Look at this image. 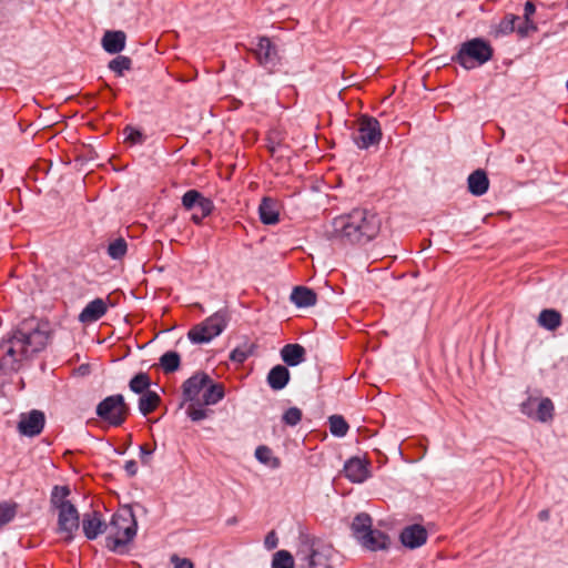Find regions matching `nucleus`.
Listing matches in <instances>:
<instances>
[{
	"mask_svg": "<svg viewBox=\"0 0 568 568\" xmlns=\"http://www.w3.org/2000/svg\"><path fill=\"white\" fill-rule=\"evenodd\" d=\"M49 341L50 331L47 323L36 320L23 322L9 339L0 342L4 365L10 372H18L22 363L42 352Z\"/></svg>",
	"mask_w": 568,
	"mask_h": 568,
	"instance_id": "f257e3e1",
	"label": "nucleus"
},
{
	"mask_svg": "<svg viewBox=\"0 0 568 568\" xmlns=\"http://www.w3.org/2000/svg\"><path fill=\"white\" fill-rule=\"evenodd\" d=\"M333 235L348 243H367L381 230V219L377 214L363 209H355L348 214L333 220Z\"/></svg>",
	"mask_w": 568,
	"mask_h": 568,
	"instance_id": "f03ea898",
	"label": "nucleus"
},
{
	"mask_svg": "<svg viewBox=\"0 0 568 568\" xmlns=\"http://www.w3.org/2000/svg\"><path fill=\"white\" fill-rule=\"evenodd\" d=\"M373 519L366 513L355 516L352 523L353 536L366 549L371 551L385 550L390 541L389 537L382 530L372 527Z\"/></svg>",
	"mask_w": 568,
	"mask_h": 568,
	"instance_id": "7ed1b4c3",
	"label": "nucleus"
},
{
	"mask_svg": "<svg viewBox=\"0 0 568 568\" xmlns=\"http://www.w3.org/2000/svg\"><path fill=\"white\" fill-rule=\"evenodd\" d=\"M106 546L115 551L120 546L130 542L136 535V520L131 508L123 509L112 516L108 525Z\"/></svg>",
	"mask_w": 568,
	"mask_h": 568,
	"instance_id": "20e7f679",
	"label": "nucleus"
},
{
	"mask_svg": "<svg viewBox=\"0 0 568 568\" xmlns=\"http://www.w3.org/2000/svg\"><path fill=\"white\" fill-rule=\"evenodd\" d=\"M494 50L491 45L481 38H475L464 42L453 61L459 63L463 68L470 70L483 65L493 58Z\"/></svg>",
	"mask_w": 568,
	"mask_h": 568,
	"instance_id": "39448f33",
	"label": "nucleus"
},
{
	"mask_svg": "<svg viewBox=\"0 0 568 568\" xmlns=\"http://www.w3.org/2000/svg\"><path fill=\"white\" fill-rule=\"evenodd\" d=\"M301 551L305 554L310 568H333L335 549L325 540L306 535L302 539Z\"/></svg>",
	"mask_w": 568,
	"mask_h": 568,
	"instance_id": "423d86ee",
	"label": "nucleus"
},
{
	"mask_svg": "<svg viewBox=\"0 0 568 568\" xmlns=\"http://www.w3.org/2000/svg\"><path fill=\"white\" fill-rule=\"evenodd\" d=\"M227 322L226 311H217L202 323L194 325L189 331L187 337L194 344L209 343L224 331Z\"/></svg>",
	"mask_w": 568,
	"mask_h": 568,
	"instance_id": "0eeeda50",
	"label": "nucleus"
},
{
	"mask_svg": "<svg viewBox=\"0 0 568 568\" xmlns=\"http://www.w3.org/2000/svg\"><path fill=\"white\" fill-rule=\"evenodd\" d=\"M130 413V407L121 394L104 398L97 406V415L111 426H121Z\"/></svg>",
	"mask_w": 568,
	"mask_h": 568,
	"instance_id": "6e6552de",
	"label": "nucleus"
},
{
	"mask_svg": "<svg viewBox=\"0 0 568 568\" xmlns=\"http://www.w3.org/2000/svg\"><path fill=\"white\" fill-rule=\"evenodd\" d=\"M352 139L359 149L377 145L382 139L379 122L373 116L362 115L356 122Z\"/></svg>",
	"mask_w": 568,
	"mask_h": 568,
	"instance_id": "1a4fd4ad",
	"label": "nucleus"
},
{
	"mask_svg": "<svg viewBox=\"0 0 568 568\" xmlns=\"http://www.w3.org/2000/svg\"><path fill=\"white\" fill-rule=\"evenodd\" d=\"M182 205L185 210L192 211L191 221L195 224H201L214 209L212 200L205 197L197 190L186 191L182 196Z\"/></svg>",
	"mask_w": 568,
	"mask_h": 568,
	"instance_id": "9d476101",
	"label": "nucleus"
},
{
	"mask_svg": "<svg viewBox=\"0 0 568 568\" xmlns=\"http://www.w3.org/2000/svg\"><path fill=\"white\" fill-rule=\"evenodd\" d=\"M252 52L258 64L268 72H273L280 63L277 48L268 37H260L256 47L252 49Z\"/></svg>",
	"mask_w": 568,
	"mask_h": 568,
	"instance_id": "9b49d317",
	"label": "nucleus"
},
{
	"mask_svg": "<svg viewBox=\"0 0 568 568\" xmlns=\"http://www.w3.org/2000/svg\"><path fill=\"white\" fill-rule=\"evenodd\" d=\"M554 404L548 397L540 400L535 397H529L521 404V412L525 415L532 417L541 423L551 420L554 417Z\"/></svg>",
	"mask_w": 568,
	"mask_h": 568,
	"instance_id": "f8f14e48",
	"label": "nucleus"
},
{
	"mask_svg": "<svg viewBox=\"0 0 568 568\" xmlns=\"http://www.w3.org/2000/svg\"><path fill=\"white\" fill-rule=\"evenodd\" d=\"M79 527L80 515L73 504L58 510V531L64 534L67 540L73 539Z\"/></svg>",
	"mask_w": 568,
	"mask_h": 568,
	"instance_id": "ddd939ff",
	"label": "nucleus"
},
{
	"mask_svg": "<svg viewBox=\"0 0 568 568\" xmlns=\"http://www.w3.org/2000/svg\"><path fill=\"white\" fill-rule=\"evenodd\" d=\"M45 416L41 410L32 409L22 413L18 423V430L23 436L33 437L39 435L44 427Z\"/></svg>",
	"mask_w": 568,
	"mask_h": 568,
	"instance_id": "4468645a",
	"label": "nucleus"
},
{
	"mask_svg": "<svg viewBox=\"0 0 568 568\" xmlns=\"http://www.w3.org/2000/svg\"><path fill=\"white\" fill-rule=\"evenodd\" d=\"M211 383V377L205 373H196L187 378L183 385L184 400L194 402L197 399L200 393Z\"/></svg>",
	"mask_w": 568,
	"mask_h": 568,
	"instance_id": "2eb2a0df",
	"label": "nucleus"
},
{
	"mask_svg": "<svg viewBox=\"0 0 568 568\" xmlns=\"http://www.w3.org/2000/svg\"><path fill=\"white\" fill-rule=\"evenodd\" d=\"M82 530L89 540H93L108 530V525L102 520L100 513L92 511L83 515Z\"/></svg>",
	"mask_w": 568,
	"mask_h": 568,
	"instance_id": "dca6fc26",
	"label": "nucleus"
},
{
	"mask_svg": "<svg viewBox=\"0 0 568 568\" xmlns=\"http://www.w3.org/2000/svg\"><path fill=\"white\" fill-rule=\"evenodd\" d=\"M344 474L353 483H363L369 476L368 464L358 457H353L346 462Z\"/></svg>",
	"mask_w": 568,
	"mask_h": 568,
	"instance_id": "f3484780",
	"label": "nucleus"
},
{
	"mask_svg": "<svg viewBox=\"0 0 568 568\" xmlns=\"http://www.w3.org/2000/svg\"><path fill=\"white\" fill-rule=\"evenodd\" d=\"M400 540L404 546L414 549L426 542L427 531L420 525H412L403 529Z\"/></svg>",
	"mask_w": 568,
	"mask_h": 568,
	"instance_id": "a211bd4d",
	"label": "nucleus"
},
{
	"mask_svg": "<svg viewBox=\"0 0 568 568\" xmlns=\"http://www.w3.org/2000/svg\"><path fill=\"white\" fill-rule=\"evenodd\" d=\"M106 304L101 298H95L88 303L79 315L82 323H91L100 320L106 313Z\"/></svg>",
	"mask_w": 568,
	"mask_h": 568,
	"instance_id": "6ab92c4d",
	"label": "nucleus"
},
{
	"mask_svg": "<svg viewBox=\"0 0 568 568\" xmlns=\"http://www.w3.org/2000/svg\"><path fill=\"white\" fill-rule=\"evenodd\" d=\"M125 39L123 31H106L102 38V47L106 52L115 54L124 49Z\"/></svg>",
	"mask_w": 568,
	"mask_h": 568,
	"instance_id": "aec40b11",
	"label": "nucleus"
},
{
	"mask_svg": "<svg viewBox=\"0 0 568 568\" xmlns=\"http://www.w3.org/2000/svg\"><path fill=\"white\" fill-rule=\"evenodd\" d=\"M258 213L264 224L273 225L278 222V206L276 201L271 197H263L258 206Z\"/></svg>",
	"mask_w": 568,
	"mask_h": 568,
	"instance_id": "412c9836",
	"label": "nucleus"
},
{
	"mask_svg": "<svg viewBox=\"0 0 568 568\" xmlns=\"http://www.w3.org/2000/svg\"><path fill=\"white\" fill-rule=\"evenodd\" d=\"M306 351L300 344H286L281 349V356L288 366H296L305 361Z\"/></svg>",
	"mask_w": 568,
	"mask_h": 568,
	"instance_id": "4be33fe9",
	"label": "nucleus"
},
{
	"mask_svg": "<svg viewBox=\"0 0 568 568\" xmlns=\"http://www.w3.org/2000/svg\"><path fill=\"white\" fill-rule=\"evenodd\" d=\"M489 180L484 170H476L468 176V190L473 195L480 196L487 192Z\"/></svg>",
	"mask_w": 568,
	"mask_h": 568,
	"instance_id": "5701e85b",
	"label": "nucleus"
},
{
	"mask_svg": "<svg viewBox=\"0 0 568 568\" xmlns=\"http://www.w3.org/2000/svg\"><path fill=\"white\" fill-rule=\"evenodd\" d=\"M537 323L540 327L554 332L561 325L562 316L557 310L545 308L539 313Z\"/></svg>",
	"mask_w": 568,
	"mask_h": 568,
	"instance_id": "b1692460",
	"label": "nucleus"
},
{
	"mask_svg": "<svg viewBox=\"0 0 568 568\" xmlns=\"http://www.w3.org/2000/svg\"><path fill=\"white\" fill-rule=\"evenodd\" d=\"M290 381V371L283 365L274 366L267 375V383L274 390L283 389Z\"/></svg>",
	"mask_w": 568,
	"mask_h": 568,
	"instance_id": "393cba45",
	"label": "nucleus"
},
{
	"mask_svg": "<svg viewBox=\"0 0 568 568\" xmlns=\"http://www.w3.org/2000/svg\"><path fill=\"white\" fill-rule=\"evenodd\" d=\"M316 300V293L305 286H296L291 294V301L298 307L313 306Z\"/></svg>",
	"mask_w": 568,
	"mask_h": 568,
	"instance_id": "a878e982",
	"label": "nucleus"
},
{
	"mask_svg": "<svg viewBox=\"0 0 568 568\" xmlns=\"http://www.w3.org/2000/svg\"><path fill=\"white\" fill-rule=\"evenodd\" d=\"M71 490L68 486H54L51 491L50 503L57 510L62 509L64 506H70L72 503L69 500Z\"/></svg>",
	"mask_w": 568,
	"mask_h": 568,
	"instance_id": "bb28decb",
	"label": "nucleus"
},
{
	"mask_svg": "<svg viewBox=\"0 0 568 568\" xmlns=\"http://www.w3.org/2000/svg\"><path fill=\"white\" fill-rule=\"evenodd\" d=\"M160 396L153 390H146L139 399V409L142 415L148 416L156 409L160 404Z\"/></svg>",
	"mask_w": 568,
	"mask_h": 568,
	"instance_id": "cd10ccee",
	"label": "nucleus"
},
{
	"mask_svg": "<svg viewBox=\"0 0 568 568\" xmlns=\"http://www.w3.org/2000/svg\"><path fill=\"white\" fill-rule=\"evenodd\" d=\"M224 397V387L220 383H210L203 393V404L204 405H214L220 402Z\"/></svg>",
	"mask_w": 568,
	"mask_h": 568,
	"instance_id": "c85d7f7f",
	"label": "nucleus"
},
{
	"mask_svg": "<svg viewBox=\"0 0 568 568\" xmlns=\"http://www.w3.org/2000/svg\"><path fill=\"white\" fill-rule=\"evenodd\" d=\"M181 364V357L179 353L169 351L160 357V365L165 374L174 373L179 369Z\"/></svg>",
	"mask_w": 568,
	"mask_h": 568,
	"instance_id": "c756f323",
	"label": "nucleus"
},
{
	"mask_svg": "<svg viewBox=\"0 0 568 568\" xmlns=\"http://www.w3.org/2000/svg\"><path fill=\"white\" fill-rule=\"evenodd\" d=\"M519 17L515 14H506L495 28L496 36H506L516 30V22Z\"/></svg>",
	"mask_w": 568,
	"mask_h": 568,
	"instance_id": "7c9ffc66",
	"label": "nucleus"
},
{
	"mask_svg": "<svg viewBox=\"0 0 568 568\" xmlns=\"http://www.w3.org/2000/svg\"><path fill=\"white\" fill-rule=\"evenodd\" d=\"M255 457L258 462L272 468H277L281 465L280 459L273 456L272 450L267 446H258L255 449Z\"/></svg>",
	"mask_w": 568,
	"mask_h": 568,
	"instance_id": "2f4dec72",
	"label": "nucleus"
},
{
	"mask_svg": "<svg viewBox=\"0 0 568 568\" xmlns=\"http://www.w3.org/2000/svg\"><path fill=\"white\" fill-rule=\"evenodd\" d=\"M151 385L150 376L146 373L136 374L129 383V387L136 394H144Z\"/></svg>",
	"mask_w": 568,
	"mask_h": 568,
	"instance_id": "473e14b6",
	"label": "nucleus"
},
{
	"mask_svg": "<svg viewBox=\"0 0 568 568\" xmlns=\"http://www.w3.org/2000/svg\"><path fill=\"white\" fill-rule=\"evenodd\" d=\"M328 422L329 430L334 436L343 437L347 434L349 426L343 416L333 415L329 417Z\"/></svg>",
	"mask_w": 568,
	"mask_h": 568,
	"instance_id": "72a5a7b5",
	"label": "nucleus"
},
{
	"mask_svg": "<svg viewBox=\"0 0 568 568\" xmlns=\"http://www.w3.org/2000/svg\"><path fill=\"white\" fill-rule=\"evenodd\" d=\"M128 251L126 241L123 237H118L112 241L108 246V254L113 260H121Z\"/></svg>",
	"mask_w": 568,
	"mask_h": 568,
	"instance_id": "f704fd0d",
	"label": "nucleus"
},
{
	"mask_svg": "<svg viewBox=\"0 0 568 568\" xmlns=\"http://www.w3.org/2000/svg\"><path fill=\"white\" fill-rule=\"evenodd\" d=\"M272 568H294V558L287 550H278L274 554Z\"/></svg>",
	"mask_w": 568,
	"mask_h": 568,
	"instance_id": "c9c22d12",
	"label": "nucleus"
},
{
	"mask_svg": "<svg viewBox=\"0 0 568 568\" xmlns=\"http://www.w3.org/2000/svg\"><path fill=\"white\" fill-rule=\"evenodd\" d=\"M132 67V61L130 58L125 55H118L115 59L111 60L109 63V68L115 72L118 75H122L123 71L130 70Z\"/></svg>",
	"mask_w": 568,
	"mask_h": 568,
	"instance_id": "e433bc0d",
	"label": "nucleus"
},
{
	"mask_svg": "<svg viewBox=\"0 0 568 568\" xmlns=\"http://www.w3.org/2000/svg\"><path fill=\"white\" fill-rule=\"evenodd\" d=\"M17 514L16 505L0 504V527L10 523Z\"/></svg>",
	"mask_w": 568,
	"mask_h": 568,
	"instance_id": "4c0bfd02",
	"label": "nucleus"
},
{
	"mask_svg": "<svg viewBox=\"0 0 568 568\" xmlns=\"http://www.w3.org/2000/svg\"><path fill=\"white\" fill-rule=\"evenodd\" d=\"M282 419L288 426H296L302 419V410L297 407H291L283 414Z\"/></svg>",
	"mask_w": 568,
	"mask_h": 568,
	"instance_id": "58836bf2",
	"label": "nucleus"
},
{
	"mask_svg": "<svg viewBox=\"0 0 568 568\" xmlns=\"http://www.w3.org/2000/svg\"><path fill=\"white\" fill-rule=\"evenodd\" d=\"M124 134L125 141H129L131 144H140L144 141L143 133L133 126H125Z\"/></svg>",
	"mask_w": 568,
	"mask_h": 568,
	"instance_id": "ea45409f",
	"label": "nucleus"
},
{
	"mask_svg": "<svg viewBox=\"0 0 568 568\" xmlns=\"http://www.w3.org/2000/svg\"><path fill=\"white\" fill-rule=\"evenodd\" d=\"M516 30L520 37H527L530 32H535L537 30V26L534 23L531 19H525L523 23L516 27Z\"/></svg>",
	"mask_w": 568,
	"mask_h": 568,
	"instance_id": "a19ab883",
	"label": "nucleus"
},
{
	"mask_svg": "<svg viewBox=\"0 0 568 568\" xmlns=\"http://www.w3.org/2000/svg\"><path fill=\"white\" fill-rule=\"evenodd\" d=\"M187 415L193 422H199L206 418L207 412L201 407L190 405L187 408Z\"/></svg>",
	"mask_w": 568,
	"mask_h": 568,
	"instance_id": "79ce46f5",
	"label": "nucleus"
},
{
	"mask_svg": "<svg viewBox=\"0 0 568 568\" xmlns=\"http://www.w3.org/2000/svg\"><path fill=\"white\" fill-rule=\"evenodd\" d=\"M248 354L250 352L247 349L237 347L231 352L230 359L241 364L246 361Z\"/></svg>",
	"mask_w": 568,
	"mask_h": 568,
	"instance_id": "37998d69",
	"label": "nucleus"
},
{
	"mask_svg": "<svg viewBox=\"0 0 568 568\" xmlns=\"http://www.w3.org/2000/svg\"><path fill=\"white\" fill-rule=\"evenodd\" d=\"M154 452V448L144 444L140 446V458L143 465H149L151 460V456Z\"/></svg>",
	"mask_w": 568,
	"mask_h": 568,
	"instance_id": "c03bdc74",
	"label": "nucleus"
},
{
	"mask_svg": "<svg viewBox=\"0 0 568 568\" xmlns=\"http://www.w3.org/2000/svg\"><path fill=\"white\" fill-rule=\"evenodd\" d=\"M277 545H278L277 535L274 530H271L264 539V546L266 549L272 550V549H275L277 547Z\"/></svg>",
	"mask_w": 568,
	"mask_h": 568,
	"instance_id": "a18cd8bd",
	"label": "nucleus"
},
{
	"mask_svg": "<svg viewBox=\"0 0 568 568\" xmlns=\"http://www.w3.org/2000/svg\"><path fill=\"white\" fill-rule=\"evenodd\" d=\"M171 561L174 564V568H194L193 562L190 559H181L176 555L171 557Z\"/></svg>",
	"mask_w": 568,
	"mask_h": 568,
	"instance_id": "49530a36",
	"label": "nucleus"
},
{
	"mask_svg": "<svg viewBox=\"0 0 568 568\" xmlns=\"http://www.w3.org/2000/svg\"><path fill=\"white\" fill-rule=\"evenodd\" d=\"M124 469L130 477H133L138 473V464L135 460H128L124 464Z\"/></svg>",
	"mask_w": 568,
	"mask_h": 568,
	"instance_id": "de8ad7c7",
	"label": "nucleus"
},
{
	"mask_svg": "<svg viewBox=\"0 0 568 568\" xmlns=\"http://www.w3.org/2000/svg\"><path fill=\"white\" fill-rule=\"evenodd\" d=\"M536 12V7L531 1H527L524 8V18L531 19V16Z\"/></svg>",
	"mask_w": 568,
	"mask_h": 568,
	"instance_id": "09e8293b",
	"label": "nucleus"
},
{
	"mask_svg": "<svg viewBox=\"0 0 568 568\" xmlns=\"http://www.w3.org/2000/svg\"><path fill=\"white\" fill-rule=\"evenodd\" d=\"M538 518L541 520V521H546L549 519V511L548 510H541L539 514H538Z\"/></svg>",
	"mask_w": 568,
	"mask_h": 568,
	"instance_id": "8fccbe9b",
	"label": "nucleus"
},
{
	"mask_svg": "<svg viewBox=\"0 0 568 568\" xmlns=\"http://www.w3.org/2000/svg\"><path fill=\"white\" fill-rule=\"evenodd\" d=\"M227 525L231 526V525H235L237 523V518L236 517H232L230 519H227Z\"/></svg>",
	"mask_w": 568,
	"mask_h": 568,
	"instance_id": "3c124183",
	"label": "nucleus"
}]
</instances>
